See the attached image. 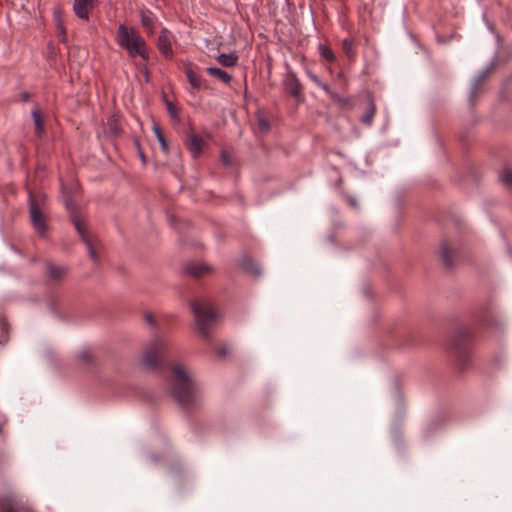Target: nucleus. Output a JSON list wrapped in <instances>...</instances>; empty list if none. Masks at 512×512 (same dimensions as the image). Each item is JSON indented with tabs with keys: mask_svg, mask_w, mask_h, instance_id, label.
<instances>
[{
	"mask_svg": "<svg viewBox=\"0 0 512 512\" xmlns=\"http://www.w3.org/2000/svg\"><path fill=\"white\" fill-rule=\"evenodd\" d=\"M170 394L177 404L186 412L199 407V389L194 380L180 365L171 367Z\"/></svg>",
	"mask_w": 512,
	"mask_h": 512,
	"instance_id": "f257e3e1",
	"label": "nucleus"
},
{
	"mask_svg": "<svg viewBox=\"0 0 512 512\" xmlns=\"http://www.w3.org/2000/svg\"><path fill=\"white\" fill-rule=\"evenodd\" d=\"M116 42L121 48L127 51L130 58L139 56L144 63L148 62L149 53L146 42L135 28H129L124 24L119 25L116 34Z\"/></svg>",
	"mask_w": 512,
	"mask_h": 512,
	"instance_id": "f03ea898",
	"label": "nucleus"
},
{
	"mask_svg": "<svg viewBox=\"0 0 512 512\" xmlns=\"http://www.w3.org/2000/svg\"><path fill=\"white\" fill-rule=\"evenodd\" d=\"M472 337V331L465 326L458 327L447 345V349L457 359L461 369H465L471 359V351L468 341Z\"/></svg>",
	"mask_w": 512,
	"mask_h": 512,
	"instance_id": "7ed1b4c3",
	"label": "nucleus"
},
{
	"mask_svg": "<svg viewBox=\"0 0 512 512\" xmlns=\"http://www.w3.org/2000/svg\"><path fill=\"white\" fill-rule=\"evenodd\" d=\"M190 306L195 317L199 333L204 339L208 340L210 338L211 326L218 318L217 312L207 303L198 300H192Z\"/></svg>",
	"mask_w": 512,
	"mask_h": 512,
	"instance_id": "20e7f679",
	"label": "nucleus"
},
{
	"mask_svg": "<svg viewBox=\"0 0 512 512\" xmlns=\"http://www.w3.org/2000/svg\"><path fill=\"white\" fill-rule=\"evenodd\" d=\"M167 343L164 339L157 337L153 339L146 347L142 356L141 363L148 369L155 370L164 357Z\"/></svg>",
	"mask_w": 512,
	"mask_h": 512,
	"instance_id": "39448f33",
	"label": "nucleus"
},
{
	"mask_svg": "<svg viewBox=\"0 0 512 512\" xmlns=\"http://www.w3.org/2000/svg\"><path fill=\"white\" fill-rule=\"evenodd\" d=\"M71 221L77 233L86 245L90 258L95 263H99L100 258L95 248V239L93 235H91V233L86 229L84 222L80 219L76 212L71 214Z\"/></svg>",
	"mask_w": 512,
	"mask_h": 512,
	"instance_id": "423d86ee",
	"label": "nucleus"
},
{
	"mask_svg": "<svg viewBox=\"0 0 512 512\" xmlns=\"http://www.w3.org/2000/svg\"><path fill=\"white\" fill-rule=\"evenodd\" d=\"M0 512H33V509L21 496L7 492L0 494Z\"/></svg>",
	"mask_w": 512,
	"mask_h": 512,
	"instance_id": "0eeeda50",
	"label": "nucleus"
},
{
	"mask_svg": "<svg viewBox=\"0 0 512 512\" xmlns=\"http://www.w3.org/2000/svg\"><path fill=\"white\" fill-rule=\"evenodd\" d=\"M29 213L33 228L36 230L38 235L42 238L47 235V223L45 217L41 211L40 205L33 195L29 192Z\"/></svg>",
	"mask_w": 512,
	"mask_h": 512,
	"instance_id": "6e6552de",
	"label": "nucleus"
},
{
	"mask_svg": "<svg viewBox=\"0 0 512 512\" xmlns=\"http://www.w3.org/2000/svg\"><path fill=\"white\" fill-rule=\"evenodd\" d=\"M69 273V267L63 264H57L51 260L44 262V278L50 285L62 283Z\"/></svg>",
	"mask_w": 512,
	"mask_h": 512,
	"instance_id": "1a4fd4ad",
	"label": "nucleus"
},
{
	"mask_svg": "<svg viewBox=\"0 0 512 512\" xmlns=\"http://www.w3.org/2000/svg\"><path fill=\"white\" fill-rule=\"evenodd\" d=\"M284 90L293 97L297 102L301 103L305 100L304 88L295 72L289 69L283 79Z\"/></svg>",
	"mask_w": 512,
	"mask_h": 512,
	"instance_id": "9d476101",
	"label": "nucleus"
},
{
	"mask_svg": "<svg viewBox=\"0 0 512 512\" xmlns=\"http://www.w3.org/2000/svg\"><path fill=\"white\" fill-rule=\"evenodd\" d=\"M458 257V251L450 246L448 241L444 240L440 244V259L443 266L450 270L454 267Z\"/></svg>",
	"mask_w": 512,
	"mask_h": 512,
	"instance_id": "9b49d317",
	"label": "nucleus"
},
{
	"mask_svg": "<svg viewBox=\"0 0 512 512\" xmlns=\"http://www.w3.org/2000/svg\"><path fill=\"white\" fill-rule=\"evenodd\" d=\"M184 272L194 278H201L213 271V268L205 263L198 261L187 262L184 267Z\"/></svg>",
	"mask_w": 512,
	"mask_h": 512,
	"instance_id": "f8f14e48",
	"label": "nucleus"
},
{
	"mask_svg": "<svg viewBox=\"0 0 512 512\" xmlns=\"http://www.w3.org/2000/svg\"><path fill=\"white\" fill-rule=\"evenodd\" d=\"M157 48L165 58H167V59L173 58L171 33L166 28H163L160 31V34H159L158 40H157Z\"/></svg>",
	"mask_w": 512,
	"mask_h": 512,
	"instance_id": "ddd939ff",
	"label": "nucleus"
},
{
	"mask_svg": "<svg viewBox=\"0 0 512 512\" xmlns=\"http://www.w3.org/2000/svg\"><path fill=\"white\" fill-rule=\"evenodd\" d=\"M240 268L254 277H260L262 275V269L260 265L254 261L249 255H243L239 260Z\"/></svg>",
	"mask_w": 512,
	"mask_h": 512,
	"instance_id": "4468645a",
	"label": "nucleus"
},
{
	"mask_svg": "<svg viewBox=\"0 0 512 512\" xmlns=\"http://www.w3.org/2000/svg\"><path fill=\"white\" fill-rule=\"evenodd\" d=\"M92 9V0H74L73 10L78 18L88 20Z\"/></svg>",
	"mask_w": 512,
	"mask_h": 512,
	"instance_id": "2eb2a0df",
	"label": "nucleus"
},
{
	"mask_svg": "<svg viewBox=\"0 0 512 512\" xmlns=\"http://www.w3.org/2000/svg\"><path fill=\"white\" fill-rule=\"evenodd\" d=\"M203 145L204 142L200 136L193 133L188 135L186 147L194 159H197L200 156Z\"/></svg>",
	"mask_w": 512,
	"mask_h": 512,
	"instance_id": "dca6fc26",
	"label": "nucleus"
},
{
	"mask_svg": "<svg viewBox=\"0 0 512 512\" xmlns=\"http://www.w3.org/2000/svg\"><path fill=\"white\" fill-rule=\"evenodd\" d=\"M184 72L191 87L196 90H200L203 83L202 77L196 71H194L190 64H186L184 66Z\"/></svg>",
	"mask_w": 512,
	"mask_h": 512,
	"instance_id": "f3484780",
	"label": "nucleus"
},
{
	"mask_svg": "<svg viewBox=\"0 0 512 512\" xmlns=\"http://www.w3.org/2000/svg\"><path fill=\"white\" fill-rule=\"evenodd\" d=\"M31 115L35 125V134L39 137H42L45 133L44 116L38 107L32 110Z\"/></svg>",
	"mask_w": 512,
	"mask_h": 512,
	"instance_id": "a211bd4d",
	"label": "nucleus"
},
{
	"mask_svg": "<svg viewBox=\"0 0 512 512\" xmlns=\"http://www.w3.org/2000/svg\"><path fill=\"white\" fill-rule=\"evenodd\" d=\"M475 317L484 326H491L494 323L492 311L488 306L482 307L481 310L475 314Z\"/></svg>",
	"mask_w": 512,
	"mask_h": 512,
	"instance_id": "6ab92c4d",
	"label": "nucleus"
},
{
	"mask_svg": "<svg viewBox=\"0 0 512 512\" xmlns=\"http://www.w3.org/2000/svg\"><path fill=\"white\" fill-rule=\"evenodd\" d=\"M206 71L210 76L219 79L221 82L225 84H229L232 81V76L220 68L208 67Z\"/></svg>",
	"mask_w": 512,
	"mask_h": 512,
	"instance_id": "aec40b11",
	"label": "nucleus"
},
{
	"mask_svg": "<svg viewBox=\"0 0 512 512\" xmlns=\"http://www.w3.org/2000/svg\"><path fill=\"white\" fill-rule=\"evenodd\" d=\"M216 60L224 67H233L238 62V56L235 53H222L216 57Z\"/></svg>",
	"mask_w": 512,
	"mask_h": 512,
	"instance_id": "412c9836",
	"label": "nucleus"
},
{
	"mask_svg": "<svg viewBox=\"0 0 512 512\" xmlns=\"http://www.w3.org/2000/svg\"><path fill=\"white\" fill-rule=\"evenodd\" d=\"M342 50L344 54L348 57L350 60H354L356 56L355 51V40L352 38H345L342 40Z\"/></svg>",
	"mask_w": 512,
	"mask_h": 512,
	"instance_id": "4be33fe9",
	"label": "nucleus"
},
{
	"mask_svg": "<svg viewBox=\"0 0 512 512\" xmlns=\"http://www.w3.org/2000/svg\"><path fill=\"white\" fill-rule=\"evenodd\" d=\"M376 113V106L373 100H370L365 113L361 116V122L364 125L370 126L373 122Z\"/></svg>",
	"mask_w": 512,
	"mask_h": 512,
	"instance_id": "5701e85b",
	"label": "nucleus"
},
{
	"mask_svg": "<svg viewBox=\"0 0 512 512\" xmlns=\"http://www.w3.org/2000/svg\"><path fill=\"white\" fill-rule=\"evenodd\" d=\"M107 129L109 133L113 136H119L122 132V127L119 123L118 117L116 115H112L107 120Z\"/></svg>",
	"mask_w": 512,
	"mask_h": 512,
	"instance_id": "b1692460",
	"label": "nucleus"
},
{
	"mask_svg": "<svg viewBox=\"0 0 512 512\" xmlns=\"http://www.w3.org/2000/svg\"><path fill=\"white\" fill-rule=\"evenodd\" d=\"M331 100L338 104V106L342 109L352 107L351 100L347 97H343L338 93L330 90V93L327 94Z\"/></svg>",
	"mask_w": 512,
	"mask_h": 512,
	"instance_id": "393cba45",
	"label": "nucleus"
},
{
	"mask_svg": "<svg viewBox=\"0 0 512 512\" xmlns=\"http://www.w3.org/2000/svg\"><path fill=\"white\" fill-rule=\"evenodd\" d=\"M164 102H165L166 109H167V112H168L171 120L174 121L175 123H180L181 119H180L178 107L173 102L168 100L165 95H164Z\"/></svg>",
	"mask_w": 512,
	"mask_h": 512,
	"instance_id": "a878e982",
	"label": "nucleus"
},
{
	"mask_svg": "<svg viewBox=\"0 0 512 512\" xmlns=\"http://www.w3.org/2000/svg\"><path fill=\"white\" fill-rule=\"evenodd\" d=\"M318 51H319L321 58L324 59L325 61L331 62V63L336 61V56L329 46H327L325 44H319Z\"/></svg>",
	"mask_w": 512,
	"mask_h": 512,
	"instance_id": "bb28decb",
	"label": "nucleus"
},
{
	"mask_svg": "<svg viewBox=\"0 0 512 512\" xmlns=\"http://www.w3.org/2000/svg\"><path fill=\"white\" fill-rule=\"evenodd\" d=\"M152 130H153L163 152L168 153L169 152V144H168L167 140L165 139L161 128L157 124H154L152 127Z\"/></svg>",
	"mask_w": 512,
	"mask_h": 512,
	"instance_id": "cd10ccee",
	"label": "nucleus"
},
{
	"mask_svg": "<svg viewBox=\"0 0 512 512\" xmlns=\"http://www.w3.org/2000/svg\"><path fill=\"white\" fill-rule=\"evenodd\" d=\"M140 20H141V24L144 28H146L150 32H153L155 25H154V19L152 17L151 12L142 11L140 14Z\"/></svg>",
	"mask_w": 512,
	"mask_h": 512,
	"instance_id": "c85d7f7f",
	"label": "nucleus"
},
{
	"mask_svg": "<svg viewBox=\"0 0 512 512\" xmlns=\"http://www.w3.org/2000/svg\"><path fill=\"white\" fill-rule=\"evenodd\" d=\"M486 77V72H483L481 73L474 81L473 83V86H472V89H471V92H470V95H469V100L470 102L473 104L474 101H475V98L477 96V91L478 89L480 88V86L482 85L484 79Z\"/></svg>",
	"mask_w": 512,
	"mask_h": 512,
	"instance_id": "c756f323",
	"label": "nucleus"
},
{
	"mask_svg": "<svg viewBox=\"0 0 512 512\" xmlns=\"http://www.w3.org/2000/svg\"><path fill=\"white\" fill-rule=\"evenodd\" d=\"M307 75L309 79L318 87H320L326 94L330 93L331 88L329 87V85L323 82L316 74H314L311 71H308Z\"/></svg>",
	"mask_w": 512,
	"mask_h": 512,
	"instance_id": "7c9ffc66",
	"label": "nucleus"
},
{
	"mask_svg": "<svg viewBox=\"0 0 512 512\" xmlns=\"http://www.w3.org/2000/svg\"><path fill=\"white\" fill-rule=\"evenodd\" d=\"M78 358L80 361H82L83 363H86V364L93 363V361H94L93 354L88 349L82 350L78 354Z\"/></svg>",
	"mask_w": 512,
	"mask_h": 512,
	"instance_id": "2f4dec72",
	"label": "nucleus"
},
{
	"mask_svg": "<svg viewBox=\"0 0 512 512\" xmlns=\"http://www.w3.org/2000/svg\"><path fill=\"white\" fill-rule=\"evenodd\" d=\"M500 180L508 187L512 188V170L505 169L501 175Z\"/></svg>",
	"mask_w": 512,
	"mask_h": 512,
	"instance_id": "473e14b6",
	"label": "nucleus"
},
{
	"mask_svg": "<svg viewBox=\"0 0 512 512\" xmlns=\"http://www.w3.org/2000/svg\"><path fill=\"white\" fill-rule=\"evenodd\" d=\"M257 124H258L259 130L262 132H268L270 129V123L265 118H259Z\"/></svg>",
	"mask_w": 512,
	"mask_h": 512,
	"instance_id": "72a5a7b5",
	"label": "nucleus"
},
{
	"mask_svg": "<svg viewBox=\"0 0 512 512\" xmlns=\"http://www.w3.org/2000/svg\"><path fill=\"white\" fill-rule=\"evenodd\" d=\"M220 158H221V162L223 163L224 166L228 167L231 165V157L228 152L222 151Z\"/></svg>",
	"mask_w": 512,
	"mask_h": 512,
	"instance_id": "f704fd0d",
	"label": "nucleus"
},
{
	"mask_svg": "<svg viewBox=\"0 0 512 512\" xmlns=\"http://www.w3.org/2000/svg\"><path fill=\"white\" fill-rule=\"evenodd\" d=\"M135 146L137 148V151L139 153V156H140V159H141L142 163L146 164V156L144 154V151H143V149L141 147V144H140L138 139L135 140Z\"/></svg>",
	"mask_w": 512,
	"mask_h": 512,
	"instance_id": "c9c22d12",
	"label": "nucleus"
},
{
	"mask_svg": "<svg viewBox=\"0 0 512 512\" xmlns=\"http://www.w3.org/2000/svg\"><path fill=\"white\" fill-rule=\"evenodd\" d=\"M54 17L58 23V28L61 30L62 33H64V27L61 23V18H60V10H55L54 11Z\"/></svg>",
	"mask_w": 512,
	"mask_h": 512,
	"instance_id": "e433bc0d",
	"label": "nucleus"
},
{
	"mask_svg": "<svg viewBox=\"0 0 512 512\" xmlns=\"http://www.w3.org/2000/svg\"><path fill=\"white\" fill-rule=\"evenodd\" d=\"M145 320L150 326H155L156 324L155 318L151 313L145 315Z\"/></svg>",
	"mask_w": 512,
	"mask_h": 512,
	"instance_id": "4c0bfd02",
	"label": "nucleus"
},
{
	"mask_svg": "<svg viewBox=\"0 0 512 512\" xmlns=\"http://www.w3.org/2000/svg\"><path fill=\"white\" fill-rule=\"evenodd\" d=\"M65 204H66V207H67L68 210H72L73 209L74 203H73V200L71 199V197H67L66 198Z\"/></svg>",
	"mask_w": 512,
	"mask_h": 512,
	"instance_id": "58836bf2",
	"label": "nucleus"
},
{
	"mask_svg": "<svg viewBox=\"0 0 512 512\" xmlns=\"http://www.w3.org/2000/svg\"><path fill=\"white\" fill-rule=\"evenodd\" d=\"M21 99L23 102H27L30 100V94L28 92L21 93Z\"/></svg>",
	"mask_w": 512,
	"mask_h": 512,
	"instance_id": "ea45409f",
	"label": "nucleus"
},
{
	"mask_svg": "<svg viewBox=\"0 0 512 512\" xmlns=\"http://www.w3.org/2000/svg\"><path fill=\"white\" fill-rule=\"evenodd\" d=\"M6 421L0 418V435L4 434V427H5Z\"/></svg>",
	"mask_w": 512,
	"mask_h": 512,
	"instance_id": "a19ab883",
	"label": "nucleus"
},
{
	"mask_svg": "<svg viewBox=\"0 0 512 512\" xmlns=\"http://www.w3.org/2000/svg\"><path fill=\"white\" fill-rule=\"evenodd\" d=\"M226 353H227V351L224 348L219 350V354H221V355H225Z\"/></svg>",
	"mask_w": 512,
	"mask_h": 512,
	"instance_id": "79ce46f5",
	"label": "nucleus"
},
{
	"mask_svg": "<svg viewBox=\"0 0 512 512\" xmlns=\"http://www.w3.org/2000/svg\"><path fill=\"white\" fill-rule=\"evenodd\" d=\"M349 202H350V204H351L352 206H354V207L356 206V202H355V200H354V199H350V200H349Z\"/></svg>",
	"mask_w": 512,
	"mask_h": 512,
	"instance_id": "37998d69",
	"label": "nucleus"
},
{
	"mask_svg": "<svg viewBox=\"0 0 512 512\" xmlns=\"http://www.w3.org/2000/svg\"><path fill=\"white\" fill-rule=\"evenodd\" d=\"M342 76H343V73H342V72H340V73L338 74V77H339V78H342Z\"/></svg>",
	"mask_w": 512,
	"mask_h": 512,
	"instance_id": "c03bdc74",
	"label": "nucleus"
}]
</instances>
